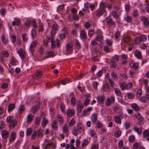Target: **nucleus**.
<instances>
[{
  "label": "nucleus",
  "mask_w": 149,
  "mask_h": 149,
  "mask_svg": "<svg viewBox=\"0 0 149 149\" xmlns=\"http://www.w3.org/2000/svg\"><path fill=\"white\" fill-rule=\"evenodd\" d=\"M51 125L52 128L53 130L56 131L58 130V126L56 120H54L52 122Z\"/></svg>",
  "instance_id": "nucleus-12"
},
{
  "label": "nucleus",
  "mask_w": 149,
  "mask_h": 149,
  "mask_svg": "<svg viewBox=\"0 0 149 149\" xmlns=\"http://www.w3.org/2000/svg\"><path fill=\"white\" fill-rule=\"evenodd\" d=\"M68 80L67 79H64L61 80L60 82H57V84L58 85H59L60 84H62L63 85H65V84L68 83Z\"/></svg>",
  "instance_id": "nucleus-48"
},
{
  "label": "nucleus",
  "mask_w": 149,
  "mask_h": 149,
  "mask_svg": "<svg viewBox=\"0 0 149 149\" xmlns=\"http://www.w3.org/2000/svg\"><path fill=\"white\" fill-rule=\"evenodd\" d=\"M65 105L63 102H61V103L60 105V109L61 110L62 113H64L65 112Z\"/></svg>",
  "instance_id": "nucleus-60"
},
{
  "label": "nucleus",
  "mask_w": 149,
  "mask_h": 149,
  "mask_svg": "<svg viewBox=\"0 0 149 149\" xmlns=\"http://www.w3.org/2000/svg\"><path fill=\"white\" fill-rule=\"evenodd\" d=\"M37 137L38 139L41 138L43 137V130L40 129H39L37 131Z\"/></svg>",
  "instance_id": "nucleus-23"
},
{
  "label": "nucleus",
  "mask_w": 149,
  "mask_h": 149,
  "mask_svg": "<svg viewBox=\"0 0 149 149\" xmlns=\"http://www.w3.org/2000/svg\"><path fill=\"white\" fill-rule=\"evenodd\" d=\"M127 98L130 99H133L135 96V95L130 92L127 93Z\"/></svg>",
  "instance_id": "nucleus-50"
},
{
  "label": "nucleus",
  "mask_w": 149,
  "mask_h": 149,
  "mask_svg": "<svg viewBox=\"0 0 149 149\" xmlns=\"http://www.w3.org/2000/svg\"><path fill=\"white\" fill-rule=\"evenodd\" d=\"M56 120L58 121L59 125H61L64 121L63 116L61 114H58L56 116Z\"/></svg>",
  "instance_id": "nucleus-14"
},
{
  "label": "nucleus",
  "mask_w": 149,
  "mask_h": 149,
  "mask_svg": "<svg viewBox=\"0 0 149 149\" xmlns=\"http://www.w3.org/2000/svg\"><path fill=\"white\" fill-rule=\"evenodd\" d=\"M1 40L2 42L6 44L8 42V40L6 39L5 36L4 35H2L1 36Z\"/></svg>",
  "instance_id": "nucleus-59"
},
{
  "label": "nucleus",
  "mask_w": 149,
  "mask_h": 149,
  "mask_svg": "<svg viewBox=\"0 0 149 149\" xmlns=\"http://www.w3.org/2000/svg\"><path fill=\"white\" fill-rule=\"evenodd\" d=\"M84 107V104H81V103H79L77 105V112L78 113H80L82 111Z\"/></svg>",
  "instance_id": "nucleus-28"
},
{
  "label": "nucleus",
  "mask_w": 149,
  "mask_h": 149,
  "mask_svg": "<svg viewBox=\"0 0 149 149\" xmlns=\"http://www.w3.org/2000/svg\"><path fill=\"white\" fill-rule=\"evenodd\" d=\"M105 98L104 95H100L97 97L96 99L99 104H104Z\"/></svg>",
  "instance_id": "nucleus-16"
},
{
  "label": "nucleus",
  "mask_w": 149,
  "mask_h": 149,
  "mask_svg": "<svg viewBox=\"0 0 149 149\" xmlns=\"http://www.w3.org/2000/svg\"><path fill=\"white\" fill-rule=\"evenodd\" d=\"M37 44V42L36 41H33L31 44L29 50L31 53H33L34 49V48L36 47Z\"/></svg>",
  "instance_id": "nucleus-33"
},
{
  "label": "nucleus",
  "mask_w": 149,
  "mask_h": 149,
  "mask_svg": "<svg viewBox=\"0 0 149 149\" xmlns=\"http://www.w3.org/2000/svg\"><path fill=\"white\" fill-rule=\"evenodd\" d=\"M135 116L136 118L139 120V122L137 123V125L138 126H140L143 124V118L141 115L140 113L139 112H137L135 114Z\"/></svg>",
  "instance_id": "nucleus-7"
},
{
  "label": "nucleus",
  "mask_w": 149,
  "mask_h": 149,
  "mask_svg": "<svg viewBox=\"0 0 149 149\" xmlns=\"http://www.w3.org/2000/svg\"><path fill=\"white\" fill-rule=\"evenodd\" d=\"M106 12V4L101 2L100 4L99 8L95 11V15L96 17H100Z\"/></svg>",
  "instance_id": "nucleus-1"
},
{
  "label": "nucleus",
  "mask_w": 149,
  "mask_h": 149,
  "mask_svg": "<svg viewBox=\"0 0 149 149\" xmlns=\"http://www.w3.org/2000/svg\"><path fill=\"white\" fill-rule=\"evenodd\" d=\"M134 130L137 132L139 135H140L142 133V127H141L140 129L139 128H137L136 127H134Z\"/></svg>",
  "instance_id": "nucleus-47"
},
{
  "label": "nucleus",
  "mask_w": 149,
  "mask_h": 149,
  "mask_svg": "<svg viewBox=\"0 0 149 149\" xmlns=\"http://www.w3.org/2000/svg\"><path fill=\"white\" fill-rule=\"evenodd\" d=\"M48 123V120L45 117L43 118L42 122V126L43 127H45L46 125Z\"/></svg>",
  "instance_id": "nucleus-39"
},
{
  "label": "nucleus",
  "mask_w": 149,
  "mask_h": 149,
  "mask_svg": "<svg viewBox=\"0 0 149 149\" xmlns=\"http://www.w3.org/2000/svg\"><path fill=\"white\" fill-rule=\"evenodd\" d=\"M6 112V109H4L2 106H0V116H1L3 114H5Z\"/></svg>",
  "instance_id": "nucleus-56"
},
{
  "label": "nucleus",
  "mask_w": 149,
  "mask_h": 149,
  "mask_svg": "<svg viewBox=\"0 0 149 149\" xmlns=\"http://www.w3.org/2000/svg\"><path fill=\"white\" fill-rule=\"evenodd\" d=\"M62 131L63 133L65 134H67L69 132L68 125L66 124H64L62 127Z\"/></svg>",
  "instance_id": "nucleus-31"
},
{
  "label": "nucleus",
  "mask_w": 149,
  "mask_h": 149,
  "mask_svg": "<svg viewBox=\"0 0 149 149\" xmlns=\"http://www.w3.org/2000/svg\"><path fill=\"white\" fill-rule=\"evenodd\" d=\"M148 80L147 79H145L144 80V84L145 85V87L146 88V91L149 93V87L148 86Z\"/></svg>",
  "instance_id": "nucleus-57"
},
{
  "label": "nucleus",
  "mask_w": 149,
  "mask_h": 149,
  "mask_svg": "<svg viewBox=\"0 0 149 149\" xmlns=\"http://www.w3.org/2000/svg\"><path fill=\"white\" fill-rule=\"evenodd\" d=\"M114 91L116 95L118 97H121L122 95L121 92L120 90L118 88H114Z\"/></svg>",
  "instance_id": "nucleus-30"
},
{
  "label": "nucleus",
  "mask_w": 149,
  "mask_h": 149,
  "mask_svg": "<svg viewBox=\"0 0 149 149\" xmlns=\"http://www.w3.org/2000/svg\"><path fill=\"white\" fill-rule=\"evenodd\" d=\"M6 126L5 122L2 120H0V130H1L4 128H5Z\"/></svg>",
  "instance_id": "nucleus-55"
},
{
  "label": "nucleus",
  "mask_w": 149,
  "mask_h": 149,
  "mask_svg": "<svg viewBox=\"0 0 149 149\" xmlns=\"http://www.w3.org/2000/svg\"><path fill=\"white\" fill-rule=\"evenodd\" d=\"M24 107L23 105L21 104L19 106L18 109V112L20 113H22L24 111Z\"/></svg>",
  "instance_id": "nucleus-51"
},
{
  "label": "nucleus",
  "mask_w": 149,
  "mask_h": 149,
  "mask_svg": "<svg viewBox=\"0 0 149 149\" xmlns=\"http://www.w3.org/2000/svg\"><path fill=\"white\" fill-rule=\"evenodd\" d=\"M123 38H122L121 42V44L124 45L128 44L130 42L131 38L130 36L128 35H123Z\"/></svg>",
  "instance_id": "nucleus-5"
},
{
  "label": "nucleus",
  "mask_w": 149,
  "mask_h": 149,
  "mask_svg": "<svg viewBox=\"0 0 149 149\" xmlns=\"http://www.w3.org/2000/svg\"><path fill=\"white\" fill-rule=\"evenodd\" d=\"M110 65L111 68H115L117 66V64L116 61L111 60L110 63Z\"/></svg>",
  "instance_id": "nucleus-49"
},
{
  "label": "nucleus",
  "mask_w": 149,
  "mask_h": 149,
  "mask_svg": "<svg viewBox=\"0 0 149 149\" xmlns=\"http://www.w3.org/2000/svg\"><path fill=\"white\" fill-rule=\"evenodd\" d=\"M34 118V116L32 114H30L28 115L27 117V122L31 123Z\"/></svg>",
  "instance_id": "nucleus-45"
},
{
  "label": "nucleus",
  "mask_w": 149,
  "mask_h": 149,
  "mask_svg": "<svg viewBox=\"0 0 149 149\" xmlns=\"http://www.w3.org/2000/svg\"><path fill=\"white\" fill-rule=\"evenodd\" d=\"M17 53L21 59H24L26 57V52L23 49L20 48L19 49Z\"/></svg>",
  "instance_id": "nucleus-15"
},
{
  "label": "nucleus",
  "mask_w": 149,
  "mask_h": 149,
  "mask_svg": "<svg viewBox=\"0 0 149 149\" xmlns=\"http://www.w3.org/2000/svg\"><path fill=\"white\" fill-rule=\"evenodd\" d=\"M42 72L40 70H39L36 72L33 75V77L35 79H37L40 78L42 75Z\"/></svg>",
  "instance_id": "nucleus-27"
},
{
  "label": "nucleus",
  "mask_w": 149,
  "mask_h": 149,
  "mask_svg": "<svg viewBox=\"0 0 149 149\" xmlns=\"http://www.w3.org/2000/svg\"><path fill=\"white\" fill-rule=\"evenodd\" d=\"M120 37V32L118 31H117L116 32L115 36H114V39L116 41H118Z\"/></svg>",
  "instance_id": "nucleus-46"
},
{
  "label": "nucleus",
  "mask_w": 149,
  "mask_h": 149,
  "mask_svg": "<svg viewBox=\"0 0 149 149\" xmlns=\"http://www.w3.org/2000/svg\"><path fill=\"white\" fill-rule=\"evenodd\" d=\"M131 107L136 111H139L140 110L139 107L136 104L134 103L132 104L131 105Z\"/></svg>",
  "instance_id": "nucleus-41"
},
{
  "label": "nucleus",
  "mask_w": 149,
  "mask_h": 149,
  "mask_svg": "<svg viewBox=\"0 0 149 149\" xmlns=\"http://www.w3.org/2000/svg\"><path fill=\"white\" fill-rule=\"evenodd\" d=\"M117 12L116 11H113L111 12V14L112 16L114 18L118 19L119 17V15L117 13Z\"/></svg>",
  "instance_id": "nucleus-52"
},
{
  "label": "nucleus",
  "mask_w": 149,
  "mask_h": 149,
  "mask_svg": "<svg viewBox=\"0 0 149 149\" xmlns=\"http://www.w3.org/2000/svg\"><path fill=\"white\" fill-rule=\"evenodd\" d=\"M125 20L128 23H131L132 21V18L130 16L127 15L124 18Z\"/></svg>",
  "instance_id": "nucleus-58"
},
{
  "label": "nucleus",
  "mask_w": 149,
  "mask_h": 149,
  "mask_svg": "<svg viewBox=\"0 0 149 149\" xmlns=\"http://www.w3.org/2000/svg\"><path fill=\"white\" fill-rule=\"evenodd\" d=\"M76 120L74 118H72L69 122V126L71 127L74 125L76 123Z\"/></svg>",
  "instance_id": "nucleus-42"
},
{
  "label": "nucleus",
  "mask_w": 149,
  "mask_h": 149,
  "mask_svg": "<svg viewBox=\"0 0 149 149\" xmlns=\"http://www.w3.org/2000/svg\"><path fill=\"white\" fill-rule=\"evenodd\" d=\"M15 105L14 104H9L8 109V112L10 113L12 111L15 109Z\"/></svg>",
  "instance_id": "nucleus-38"
},
{
  "label": "nucleus",
  "mask_w": 149,
  "mask_h": 149,
  "mask_svg": "<svg viewBox=\"0 0 149 149\" xmlns=\"http://www.w3.org/2000/svg\"><path fill=\"white\" fill-rule=\"evenodd\" d=\"M140 100L144 103H146L149 101V97L148 94H147L146 96H143L140 98Z\"/></svg>",
  "instance_id": "nucleus-25"
},
{
  "label": "nucleus",
  "mask_w": 149,
  "mask_h": 149,
  "mask_svg": "<svg viewBox=\"0 0 149 149\" xmlns=\"http://www.w3.org/2000/svg\"><path fill=\"white\" fill-rule=\"evenodd\" d=\"M115 101V97L113 96L108 97L106 101L105 102V105L107 107H109L112 103H114Z\"/></svg>",
  "instance_id": "nucleus-8"
},
{
  "label": "nucleus",
  "mask_w": 149,
  "mask_h": 149,
  "mask_svg": "<svg viewBox=\"0 0 149 149\" xmlns=\"http://www.w3.org/2000/svg\"><path fill=\"white\" fill-rule=\"evenodd\" d=\"M9 125L10 128L13 129L17 123V121L16 119H14L10 123Z\"/></svg>",
  "instance_id": "nucleus-34"
},
{
  "label": "nucleus",
  "mask_w": 149,
  "mask_h": 149,
  "mask_svg": "<svg viewBox=\"0 0 149 149\" xmlns=\"http://www.w3.org/2000/svg\"><path fill=\"white\" fill-rule=\"evenodd\" d=\"M14 20V21L12 22V24L13 26H15V25L17 26L21 24V21L19 18H15Z\"/></svg>",
  "instance_id": "nucleus-29"
},
{
  "label": "nucleus",
  "mask_w": 149,
  "mask_h": 149,
  "mask_svg": "<svg viewBox=\"0 0 149 149\" xmlns=\"http://www.w3.org/2000/svg\"><path fill=\"white\" fill-rule=\"evenodd\" d=\"M10 63L12 65H17L18 62L17 61L15 57H12L10 60Z\"/></svg>",
  "instance_id": "nucleus-32"
},
{
  "label": "nucleus",
  "mask_w": 149,
  "mask_h": 149,
  "mask_svg": "<svg viewBox=\"0 0 149 149\" xmlns=\"http://www.w3.org/2000/svg\"><path fill=\"white\" fill-rule=\"evenodd\" d=\"M98 119V115L97 113L93 114L91 116V119L92 123L95 124L96 121Z\"/></svg>",
  "instance_id": "nucleus-19"
},
{
  "label": "nucleus",
  "mask_w": 149,
  "mask_h": 149,
  "mask_svg": "<svg viewBox=\"0 0 149 149\" xmlns=\"http://www.w3.org/2000/svg\"><path fill=\"white\" fill-rule=\"evenodd\" d=\"M132 64V66H131V68H133L135 70H137L139 68V62H133L131 63Z\"/></svg>",
  "instance_id": "nucleus-26"
},
{
  "label": "nucleus",
  "mask_w": 149,
  "mask_h": 149,
  "mask_svg": "<svg viewBox=\"0 0 149 149\" xmlns=\"http://www.w3.org/2000/svg\"><path fill=\"white\" fill-rule=\"evenodd\" d=\"M59 28V26L57 24H53L52 26L51 29L50 31L51 36L54 37Z\"/></svg>",
  "instance_id": "nucleus-4"
},
{
  "label": "nucleus",
  "mask_w": 149,
  "mask_h": 149,
  "mask_svg": "<svg viewBox=\"0 0 149 149\" xmlns=\"http://www.w3.org/2000/svg\"><path fill=\"white\" fill-rule=\"evenodd\" d=\"M2 138L4 139L7 138L9 136V133L6 130H3L1 132Z\"/></svg>",
  "instance_id": "nucleus-24"
},
{
  "label": "nucleus",
  "mask_w": 149,
  "mask_h": 149,
  "mask_svg": "<svg viewBox=\"0 0 149 149\" xmlns=\"http://www.w3.org/2000/svg\"><path fill=\"white\" fill-rule=\"evenodd\" d=\"M146 40V36L143 35L136 38L134 40V41L136 44H139L141 42H143Z\"/></svg>",
  "instance_id": "nucleus-6"
},
{
  "label": "nucleus",
  "mask_w": 149,
  "mask_h": 149,
  "mask_svg": "<svg viewBox=\"0 0 149 149\" xmlns=\"http://www.w3.org/2000/svg\"><path fill=\"white\" fill-rule=\"evenodd\" d=\"M140 17L144 25L146 26H148L149 25V22L147 18L144 16H141Z\"/></svg>",
  "instance_id": "nucleus-21"
},
{
  "label": "nucleus",
  "mask_w": 149,
  "mask_h": 149,
  "mask_svg": "<svg viewBox=\"0 0 149 149\" xmlns=\"http://www.w3.org/2000/svg\"><path fill=\"white\" fill-rule=\"evenodd\" d=\"M93 109V108L92 107H90L84 109L83 111L82 115L83 116H85L89 114Z\"/></svg>",
  "instance_id": "nucleus-18"
},
{
  "label": "nucleus",
  "mask_w": 149,
  "mask_h": 149,
  "mask_svg": "<svg viewBox=\"0 0 149 149\" xmlns=\"http://www.w3.org/2000/svg\"><path fill=\"white\" fill-rule=\"evenodd\" d=\"M135 55L136 57L139 59H141L142 57L141 52L138 50H136L135 52Z\"/></svg>",
  "instance_id": "nucleus-44"
},
{
  "label": "nucleus",
  "mask_w": 149,
  "mask_h": 149,
  "mask_svg": "<svg viewBox=\"0 0 149 149\" xmlns=\"http://www.w3.org/2000/svg\"><path fill=\"white\" fill-rule=\"evenodd\" d=\"M84 128L82 124L81 123H78L77 124V127H73L72 130V133L75 136H77L81 132L84 130Z\"/></svg>",
  "instance_id": "nucleus-2"
},
{
  "label": "nucleus",
  "mask_w": 149,
  "mask_h": 149,
  "mask_svg": "<svg viewBox=\"0 0 149 149\" xmlns=\"http://www.w3.org/2000/svg\"><path fill=\"white\" fill-rule=\"evenodd\" d=\"M102 89L103 92H109L111 91L110 87L108 83L104 84L103 85Z\"/></svg>",
  "instance_id": "nucleus-17"
},
{
  "label": "nucleus",
  "mask_w": 149,
  "mask_h": 149,
  "mask_svg": "<svg viewBox=\"0 0 149 149\" xmlns=\"http://www.w3.org/2000/svg\"><path fill=\"white\" fill-rule=\"evenodd\" d=\"M80 38L81 40L84 41L87 39L86 32L85 29H82L80 31Z\"/></svg>",
  "instance_id": "nucleus-10"
},
{
  "label": "nucleus",
  "mask_w": 149,
  "mask_h": 149,
  "mask_svg": "<svg viewBox=\"0 0 149 149\" xmlns=\"http://www.w3.org/2000/svg\"><path fill=\"white\" fill-rule=\"evenodd\" d=\"M41 118L39 117H36L35 120V123L36 127H38L40 122Z\"/></svg>",
  "instance_id": "nucleus-35"
},
{
  "label": "nucleus",
  "mask_w": 149,
  "mask_h": 149,
  "mask_svg": "<svg viewBox=\"0 0 149 149\" xmlns=\"http://www.w3.org/2000/svg\"><path fill=\"white\" fill-rule=\"evenodd\" d=\"M65 48L67 52L69 54L71 53V52L73 50V48L72 45L70 43L68 42L65 45Z\"/></svg>",
  "instance_id": "nucleus-11"
},
{
  "label": "nucleus",
  "mask_w": 149,
  "mask_h": 149,
  "mask_svg": "<svg viewBox=\"0 0 149 149\" xmlns=\"http://www.w3.org/2000/svg\"><path fill=\"white\" fill-rule=\"evenodd\" d=\"M103 38V36L102 35H97L95 38V40L98 41H101Z\"/></svg>",
  "instance_id": "nucleus-61"
},
{
  "label": "nucleus",
  "mask_w": 149,
  "mask_h": 149,
  "mask_svg": "<svg viewBox=\"0 0 149 149\" xmlns=\"http://www.w3.org/2000/svg\"><path fill=\"white\" fill-rule=\"evenodd\" d=\"M95 33L93 29H90L88 31V35L89 37H91L93 36Z\"/></svg>",
  "instance_id": "nucleus-53"
},
{
  "label": "nucleus",
  "mask_w": 149,
  "mask_h": 149,
  "mask_svg": "<svg viewBox=\"0 0 149 149\" xmlns=\"http://www.w3.org/2000/svg\"><path fill=\"white\" fill-rule=\"evenodd\" d=\"M106 69L105 68H103L101 70L99 71L96 74V76L98 77H101L103 72L106 73Z\"/></svg>",
  "instance_id": "nucleus-22"
},
{
  "label": "nucleus",
  "mask_w": 149,
  "mask_h": 149,
  "mask_svg": "<svg viewBox=\"0 0 149 149\" xmlns=\"http://www.w3.org/2000/svg\"><path fill=\"white\" fill-rule=\"evenodd\" d=\"M55 86V84L54 83H48L46 85V86L47 89H50L53 88Z\"/></svg>",
  "instance_id": "nucleus-54"
},
{
  "label": "nucleus",
  "mask_w": 149,
  "mask_h": 149,
  "mask_svg": "<svg viewBox=\"0 0 149 149\" xmlns=\"http://www.w3.org/2000/svg\"><path fill=\"white\" fill-rule=\"evenodd\" d=\"M16 135L17 133L15 132L12 131L10 134L9 141L10 142L14 141L16 138Z\"/></svg>",
  "instance_id": "nucleus-20"
},
{
  "label": "nucleus",
  "mask_w": 149,
  "mask_h": 149,
  "mask_svg": "<svg viewBox=\"0 0 149 149\" xmlns=\"http://www.w3.org/2000/svg\"><path fill=\"white\" fill-rule=\"evenodd\" d=\"M141 144L139 142L135 143L133 146L134 149H138L140 146Z\"/></svg>",
  "instance_id": "nucleus-64"
},
{
  "label": "nucleus",
  "mask_w": 149,
  "mask_h": 149,
  "mask_svg": "<svg viewBox=\"0 0 149 149\" xmlns=\"http://www.w3.org/2000/svg\"><path fill=\"white\" fill-rule=\"evenodd\" d=\"M54 56V53L53 52H49L46 53L45 56L44 57L45 59H47L51 57Z\"/></svg>",
  "instance_id": "nucleus-40"
},
{
  "label": "nucleus",
  "mask_w": 149,
  "mask_h": 149,
  "mask_svg": "<svg viewBox=\"0 0 149 149\" xmlns=\"http://www.w3.org/2000/svg\"><path fill=\"white\" fill-rule=\"evenodd\" d=\"M75 49H79L81 48V44L77 40H75L74 41Z\"/></svg>",
  "instance_id": "nucleus-37"
},
{
  "label": "nucleus",
  "mask_w": 149,
  "mask_h": 149,
  "mask_svg": "<svg viewBox=\"0 0 149 149\" xmlns=\"http://www.w3.org/2000/svg\"><path fill=\"white\" fill-rule=\"evenodd\" d=\"M66 113L67 117H73L75 114V111L74 109H69L67 110Z\"/></svg>",
  "instance_id": "nucleus-13"
},
{
  "label": "nucleus",
  "mask_w": 149,
  "mask_h": 149,
  "mask_svg": "<svg viewBox=\"0 0 149 149\" xmlns=\"http://www.w3.org/2000/svg\"><path fill=\"white\" fill-rule=\"evenodd\" d=\"M33 131V129L29 127L26 130V134L27 136L30 135L31 134L32 132Z\"/></svg>",
  "instance_id": "nucleus-63"
},
{
  "label": "nucleus",
  "mask_w": 149,
  "mask_h": 149,
  "mask_svg": "<svg viewBox=\"0 0 149 149\" xmlns=\"http://www.w3.org/2000/svg\"><path fill=\"white\" fill-rule=\"evenodd\" d=\"M111 76L112 78L114 79L118 80L119 78L118 74L114 72H112L111 73Z\"/></svg>",
  "instance_id": "nucleus-43"
},
{
  "label": "nucleus",
  "mask_w": 149,
  "mask_h": 149,
  "mask_svg": "<svg viewBox=\"0 0 149 149\" xmlns=\"http://www.w3.org/2000/svg\"><path fill=\"white\" fill-rule=\"evenodd\" d=\"M119 85L120 88L122 91H123L125 89L130 90L132 88L133 84L131 82H129L127 84L125 83V82H120L119 83Z\"/></svg>",
  "instance_id": "nucleus-3"
},
{
  "label": "nucleus",
  "mask_w": 149,
  "mask_h": 149,
  "mask_svg": "<svg viewBox=\"0 0 149 149\" xmlns=\"http://www.w3.org/2000/svg\"><path fill=\"white\" fill-rule=\"evenodd\" d=\"M142 95V90L141 89H139L136 94V96L137 97H140Z\"/></svg>",
  "instance_id": "nucleus-62"
},
{
  "label": "nucleus",
  "mask_w": 149,
  "mask_h": 149,
  "mask_svg": "<svg viewBox=\"0 0 149 149\" xmlns=\"http://www.w3.org/2000/svg\"><path fill=\"white\" fill-rule=\"evenodd\" d=\"M114 120L115 122L117 124H120L121 123V119L119 116H115L114 117Z\"/></svg>",
  "instance_id": "nucleus-36"
},
{
  "label": "nucleus",
  "mask_w": 149,
  "mask_h": 149,
  "mask_svg": "<svg viewBox=\"0 0 149 149\" xmlns=\"http://www.w3.org/2000/svg\"><path fill=\"white\" fill-rule=\"evenodd\" d=\"M105 21L107 23L111 26H115L116 25L115 22L113 20L112 18L111 17V15L106 18Z\"/></svg>",
  "instance_id": "nucleus-9"
}]
</instances>
